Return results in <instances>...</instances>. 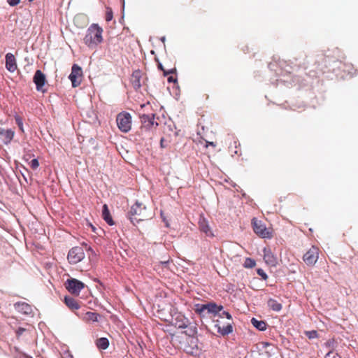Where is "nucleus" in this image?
<instances>
[{"label":"nucleus","instance_id":"f257e3e1","mask_svg":"<svg viewBox=\"0 0 358 358\" xmlns=\"http://www.w3.org/2000/svg\"><path fill=\"white\" fill-rule=\"evenodd\" d=\"M138 98V103L140 106L139 118L141 126L138 131V135L143 140H151L156 131L158 123L155 120V114L153 113L152 106L150 103V97L148 96L145 102H141V97L136 90V97Z\"/></svg>","mask_w":358,"mask_h":358},{"label":"nucleus","instance_id":"f03ea898","mask_svg":"<svg viewBox=\"0 0 358 358\" xmlns=\"http://www.w3.org/2000/svg\"><path fill=\"white\" fill-rule=\"evenodd\" d=\"M103 30L98 24H92L87 29L83 38L84 43L90 48L94 49L101 43Z\"/></svg>","mask_w":358,"mask_h":358},{"label":"nucleus","instance_id":"7ed1b4c3","mask_svg":"<svg viewBox=\"0 0 358 358\" xmlns=\"http://www.w3.org/2000/svg\"><path fill=\"white\" fill-rule=\"evenodd\" d=\"M184 329H186L185 331L182 332L186 336V341L187 342H190L191 345L187 346L186 345H182L181 348L183 349L184 351H185L187 353L192 354L193 350L196 347L197 345V339L195 338V336L197 334V329L194 325H188L187 327H185Z\"/></svg>","mask_w":358,"mask_h":358},{"label":"nucleus","instance_id":"20e7f679","mask_svg":"<svg viewBox=\"0 0 358 358\" xmlns=\"http://www.w3.org/2000/svg\"><path fill=\"white\" fill-rule=\"evenodd\" d=\"M320 249L316 246H312L303 256V260L307 266H313L319 258Z\"/></svg>","mask_w":358,"mask_h":358},{"label":"nucleus","instance_id":"39448f33","mask_svg":"<svg viewBox=\"0 0 358 358\" xmlns=\"http://www.w3.org/2000/svg\"><path fill=\"white\" fill-rule=\"evenodd\" d=\"M85 258L84 250L82 247L72 248L67 256L68 261L71 264H76L81 262Z\"/></svg>","mask_w":358,"mask_h":358},{"label":"nucleus","instance_id":"423d86ee","mask_svg":"<svg viewBox=\"0 0 358 358\" xmlns=\"http://www.w3.org/2000/svg\"><path fill=\"white\" fill-rule=\"evenodd\" d=\"M117 124L118 128L124 132H127L131 127V116L129 113H120L117 116Z\"/></svg>","mask_w":358,"mask_h":358},{"label":"nucleus","instance_id":"0eeeda50","mask_svg":"<svg viewBox=\"0 0 358 358\" xmlns=\"http://www.w3.org/2000/svg\"><path fill=\"white\" fill-rule=\"evenodd\" d=\"M252 228L256 234L262 238H271V234L261 220L254 217L252 220Z\"/></svg>","mask_w":358,"mask_h":358},{"label":"nucleus","instance_id":"6e6552de","mask_svg":"<svg viewBox=\"0 0 358 358\" xmlns=\"http://www.w3.org/2000/svg\"><path fill=\"white\" fill-rule=\"evenodd\" d=\"M85 284L76 278H70L65 282L66 289L72 294L78 296L85 287Z\"/></svg>","mask_w":358,"mask_h":358},{"label":"nucleus","instance_id":"1a4fd4ad","mask_svg":"<svg viewBox=\"0 0 358 358\" xmlns=\"http://www.w3.org/2000/svg\"><path fill=\"white\" fill-rule=\"evenodd\" d=\"M82 77L83 71L81 67L78 64H73L71 69V73L69 76L73 87H76L80 85Z\"/></svg>","mask_w":358,"mask_h":358},{"label":"nucleus","instance_id":"9d476101","mask_svg":"<svg viewBox=\"0 0 358 358\" xmlns=\"http://www.w3.org/2000/svg\"><path fill=\"white\" fill-rule=\"evenodd\" d=\"M34 83L36 84V87L38 91H41L44 92L43 90V87L45 83V76L44 73L41 70H37L35 72L33 78Z\"/></svg>","mask_w":358,"mask_h":358},{"label":"nucleus","instance_id":"9b49d317","mask_svg":"<svg viewBox=\"0 0 358 358\" xmlns=\"http://www.w3.org/2000/svg\"><path fill=\"white\" fill-rule=\"evenodd\" d=\"M15 131L11 129H4L0 127V139L5 144H8L13 140Z\"/></svg>","mask_w":358,"mask_h":358},{"label":"nucleus","instance_id":"f8f14e48","mask_svg":"<svg viewBox=\"0 0 358 358\" xmlns=\"http://www.w3.org/2000/svg\"><path fill=\"white\" fill-rule=\"evenodd\" d=\"M6 68L10 72H14L17 68L16 59L12 53L6 55Z\"/></svg>","mask_w":358,"mask_h":358},{"label":"nucleus","instance_id":"ddd939ff","mask_svg":"<svg viewBox=\"0 0 358 358\" xmlns=\"http://www.w3.org/2000/svg\"><path fill=\"white\" fill-rule=\"evenodd\" d=\"M199 229L203 232L208 236H213V234L210 230V228L208 225V221L204 218H200L199 221Z\"/></svg>","mask_w":358,"mask_h":358},{"label":"nucleus","instance_id":"4468645a","mask_svg":"<svg viewBox=\"0 0 358 358\" xmlns=\"http://www.w3.org/2000/svg\"><path fill=\"white\" fill-rule=\"evenodd\" d=\"M264 259L266 263L271 266H275L277 260L272 252L270 250L264 249Z\"/></svg>","mask_w":358,"mask_h":358},{"label":"nucleus","instance_id":"2eb2a0df","mask_svg":"<svg viewBox=\"0 0 358 358\" xmlns=\"http://www.w3.org/2000/svg\"><path fill=\"white\" fill-rule=\"evenodd\" d=\"M223 309L222 306H217L215 303H206V315L208 313H213L214 315L217 314L220 311Z\"/></svg>","mask_w":358,"mask_h":358},{"label":"nucleus","instance_id":"dca6fc26","mask_svg":"<svg viewBox=\"0 0 358 358\" xmlns=\"http://www.w3.org/2000/svg\"><path fill=\"white\" fill-rule=\"evenodd\" d=\"M102 217L109 225L112 226L114 224V222L113 220L112 216L110 213L107 204H104L103 206Z\"/></svg>","mask_w":358,"mask_h":358},{"label":"nucleus","instance_id":"f3484780","mask_svg":"<svg viewBox=\"0 0 358 358\" xmlns=\"http://www.w3.org/2000/svg\"><path fill=\"white\" fill-rule=\"evenodd\" d=\"M64 303L72 310L80 308V305L78 301L71 296H65Z\"/></svg>","mask_w":358,"mask_h":358},{"label":"nucleus","instance_id":"a211bd4d","mask_svg":"<svg viewBox=\"0 0 358 358\" xmlns=\"http://www.w3.org/2000/svg\"><path fill=\"white\" fill-rule=\"evenodd\" d=\"M99 315L94 312H87L83 316V320L86 322H97Z\"/></svg>","mask_w":358,"mask_h":358},{"label":"nucleus","instance_id":"6ab92c4d","mask_svg":"<svg viewBox=\"0 0 358 358\" xmlns=\"http://www.w3.org/2000/svg\"><path fill=\"white\" fill-rule=\"evenodd\" d=\"M252 324L259 331H264L266 329L267 324L263 320H258L255 318H252L251 320Z\"/></svg>","mask_w":358,"mask_h":358},{"label":"nucleus","instance_id":"aec40b11","mask_svg":"<svg viewBox=\"0 0 358 358\" xmlns=\"http://www.w3.org/2000/svg\"><path fill=\"white\" fill-rule=\"evenodd\" d=\"M267 304L268 306L274 311L278 312L282 309V304L275 299H268Z\"/></svg>","mask_w":358,"mask_h":358},{"label":"nucleus","instance_id":"412c9836","mask_svg":"<svg viewBox=\"0 0 358 358\" xmlns=\"http://www.w3.org/2000/svg\"><path fill=\"white\" fill-rule=\"evenodd\" d=\"M96 345L100 350H106L109 345V341L106 338H100L96 340Z\"/></svg>","mask_w":358,"mask_h":358},{"label":"nucleus","instance_id":"4be33fe9","mask_svg":"<svg viewBox=\"0 0 358 358\" xmlns=\"http://www.w3.org/2000/svg\"><path fill=\"white\" fill-rule=\"evenodd\" d=\"M215 327H217L218 332L220 333L223 336L228 335L229 334L231 333L233 331V328L231 324H227V326L223 327H221L218 324H216Z\"/></svg>","mask_w":358,"mask_h":358},{"label":"nucleus","instance_id":"5701e85b","mask_svg":"<svg viewBox=\"0 0 358 358\" xmlns=\"http://www.w3.org/2000/svg\"><path fill=\"white\" fill-rule=\"evenodd\" d=\"M195 312L201 315V317L206 316V304H196Z\"/></svg>","mask_w":358,"mask_h":358},{"label":"nucleus","instance_id":"b1692460","mask_svg":"<svg viewBox=\"0 0 358 358\" xmlns=\"http://www.w3.org/2000/svg\"><path fill=\"white\" fill-rule=\"evenodd\" d=\"M180 317V320L177 321L175 323V325L178 327L180 329H184L185 327H187V323L188 320L185 319L183 316L179 315L176 320H178Z\"/></svg>","mask_w":358,"mask_h":358},{"label":"nucleus","instance_id":"393cba45","mask_svg":"<svg viewBox=\"0 0 358 358\" xmlns=\"http://www.w3.org/2000/svg\"><path fill=\"white\" fill-rule=\"evenodd\" d=\"M255 265V261L251 258H246L243 264L245 268H253Z\"/></svg>","mask_w":358,"mask_h":358},{"label":"nucleus","instance_id":"a878e982","mask_svg":"<svg viewBox=\"0 0 358 358\" xmlns=\"http://www.w3.org/2000/svg\"><path fill=\"white\" fill-rule=\"evenodd\" d=\"M113 17V10L110 8L107 7L106 9V21L110 22Z\"/></svg>","mask_w":358,"mask_h":358},{"label":"nucleus","instance_id":"bb28decb","mask_svg":"<svg viewBox=\"0 0 358 358\" xmlns=\"http://www.w3.org/2000/svg\"><path fill=\"white\" fill-rule=\"evenodd\" d=\"M158 67L159 69H160L162 71H163L164 72V74L166 76V75H169V74H172V73H175L176 72V68H173V69H171L169 70H165L162 65L161 64H158Z\"/></svg>","mask_w":358,"mask_h":358},{"label":"nucleus","instance_id":"cd10ccee","mask_svg":"<svg viewBox=\"0 0 358 358\" xmlns=\"http://www.w3.org/2000/svg\"><path fill=\"white\" fill-rule=\"evenodd\" d=\"M15 122L16 124H17V126L19 127V129L21 130V131L24 132V129H23V122H22V119L21 117H20L19 115H16L15 117Z\"/></svg>","mask_w":358,"mask_h":358},{"label":"nucleus","instance_id":"c85d7f7f","mask_svg":"<svg viewBox=\"0 0 358 358\" xmlns=\"http://www.w3.org/2000/svg\"><path fill=\"white\" fill-rule=\"evenodd\" d=\"M30 167L36 170L39 166V162L37 159H33L29 163Z\"/></svg>","mask_w":358,"mask_h":358},{"label":"nucleus","instance_id":"c756f323","mask_svg":"<svg viewBox=\"0 0 358 358\" xmlns=\"http://www.w3.org/2000/svg\"><path fill=\"white\" fill-rule=\"evenodd\" d=\"M257 274L262 277V278L264 280H267L268 278V275H266V273L264 272V271L262 268H258L257 270Z\"/></svg>","mask_w":358,"mask_h":358},{"label":"nucleus","instance_id":"7c9ffc66","mask_svg":"<svg viewBox=\"0 0 358 358\" xmlns=\"http://www.w3.org/2000/svg\"><path fill=\"white\" fill-rule=\"evenodd\" d=\"M306 334L310 339L315 338L318 336L317 332L316 331H306Z\"/></svg>","mask_w":358,"mask_h":358},{"label":"nucleus","instance_id":"2f4dec72","mask_svg":"<svg viewBox=\"0 0 358 358\" xmlns=\"http://www.w3.org/2000/svg\"><path fill=\"white\" fill-rule=\"evenodd\" d=\"M325 358H342V357L337 353H335L334 352H329L326 355Z\"/></svg>","mask_w":358,"mask_h":358},{"label":"nucleus","instance_id":"473e14b6","mask_svg":"<svg viewBox=\"0 0 358 358\" xmlns=\"http://www.w3.org/2000/svg\"><path fill=\"white\" fill-rule=\"evenodd\" d=\"M20 0H7L8 3L10 6H15L20 3Z\"/></svg>","mask_w":358,"mask_h":358},{"label":"nucleus","instance_id":"72a5a7b5","mask_svg":"<svg viewBox=\"0 0 358 358\" xmlns=\"http://www.w3.org/2000/svg\"><path fill=\"white\" fill-rule=\"evenodd\" d=\"M25 331V329L20 327L16 331V335L17 337L20 336Z\"/></svg>","mask_w":358,"mask_h":358},{"label":"nucleus","instance_id":"f704fd0d","mask_svg":"<svg viewBox=\"0 0 358 358\" xmlns=\"http://www.w3.org/2000/svg\"><path fill=\"white\" fill-rule=\"evenodd\" d=\"M21 306H22V309L24 310L25 313L27 312V310L30 309L29 306L25 303H22Z\"/></svg>","mask_w":358,"mask_h":358},{"label":"nucleus","instance_id":"c9c22d12","mask_svg":"<svg viewBox=\"0 0 358 358\" xmlns=\"http://www.w3.org/2000/svg\"><path fill=\"white\" fill-rule=\"evenodd\" d=\"M167 80L169 83H176L177 81V79L173 76H171L168 78Z\"/></svg>","mask_w":358,"mask_h":358},{"label":"nucleus","instance_id":"e433bc0d","mask_svg":"<svg viewBox=\"0 0 358 358\" xmlns=\"http://www.w3.org/2000/svg\"><path fill=\"white\" fill-rule=\"evenodd\" d=\"M222 315H224L227 319L229 320H231V315L228 313V312H226V311H224L222 313Z\"/></svg>","mask_w":358,"mask_h":358},{"label":"nucleus","instance_id":"4c0bfd02","mask_svg":"<svg viewBox=\"0 0 358 358\" xmlns=\"http://www.w3.org/2000/svg\"><path fill=\"white\" fill-rule=\"evenodd\" d=\"M83 16L81 15H76L75 17H74V22L75 23H76L80 18H82Z\"/></svg>","mask_w":358,"mask_h":358},{"label":"nucleus","instance_id":"58836bf2","mask_svg":"<svg viewBox=\"0 0 358 358\" xmlns=\"http://www.w3.org/2000/svg\"><path fill=\"white\" fill-rule=\"evenodd\" d=\"M208 145L215 147L216 145L213 142L206 141V147H208Z\"/></svg>","mask_w":358,"mask_h":358},{"label":"nucleus","instance_id":"ea45409f","mask_svg":"<svg viewBox=\"0 0 358 358\" xmlns=\"http://www.w3.org/2000/svg\"><path fill=\"white\" fill-rule=\"evenodd\" d=\"M141 204H138L137 202H136V207H138V208H141L139 214H141V209L145 210V206L143 208H141Z\"/></svg>","mask_w":358,"mask_h":358},{"label":"nucleus","instance_id":"a19ab883","mask_svg":"<svg viewBox=\"0 0 358 358\" xmlns=\"http://www.w3.org/2000/svg\"><path fill=\"white\" fill-rule=\"evenodd\" d=\"M164 138H161L160 144H161V147H162V148H164Z\"/></svg>","mask_w":358,"mask_h":358},{"label":"nucleus","instance_id":"79ce46f5","mask_svg":"<svg viewBox=\"0 0 358 358\" xmlns=\"http://www.w3.org/2000/svg\"><path fill=\"white\" fill-rule=\"evenodd\" d=\"M147 217L146 215H143L142 217L139 218L138 220H143L144 219H145Z\"/></svg>","mask_w":358,"mask_h":358},{"label":"nucleus","instance_id":"37998d69","mask_svg":"<svg viewBox=\"0 0 358 358\" xmlns=\"http://www.w3.org/2000/svg\"><path fill=\"white\" fill-rule=\"evenodd\" d=\"M262 345L264 346V347H267L268 345H270V344L268 343H262Z\"/></svg>","mask_w":358,"mask_h":358},{"label":"nucleus","instance_id":"c03bdc74","mask_svg":"<svg viewBox=\"0 0 358 358\" xmlns=\"http://www.w3.org/2000/svg\"><path fill=\"white\" fill-rule=\"evenodd\" d=\"M135 213H136V215L138 214L137 208H136Z\"/></svg>","mask_w":358,"mask_h":358}]
</instances>
